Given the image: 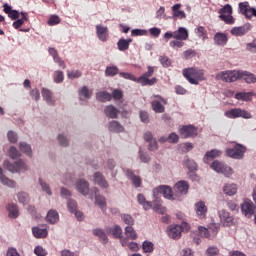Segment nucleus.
Masks as SVG:
<instances>
[{
    "label": "nucleus",
    "instance_id": "obj_24",
    "mask_svg": "<svg viewBox=\"0 0 256 256\" xmlns=\"http://www.w3.org/2000/svg\"><path fill=\"white\" fill-rule=\"evenodd\" d=\"M106 233L113 235L115 239H121V237H123V229H121L119 225H115L113 228H107Z\"/></svg>",
    "mask_w": 256,
    "mask_h": 256
},
{
    "label": "nucleus",
    "instance_id": "obj_19",
    "mask_svg": "<svg viewBox=\"0 0 256 256\" xmlns=\"http://www.w3.org/2000/svg\"><path fill=\"white\" fill-rule=\"evenodd\" d=\"M219 217H220L221 223H223L225 227H229L233 225V216H231L229 212L225 210H221L219 212Z\"/></svg>",
    "mask_w": 256,
    "mask_h": 256
},
{
    "label": "nucleus",
    "instance_id": "obj_35",
    "mask_svg": "<svg viewBox=\"0 0 256 256\" xmlns=\"http://www.w3.org/2000/svg\"><path fill=\"white\" fill-rule=\"evenodd\" d=\"M7 210L9 211L8 217H10V219H17L19 217V209L17 208V205L8 204Z\"/></svg>",
    "mask_w": 256,
    "mask_h": 256
},
{
    "label": "nucleus",
    "instance_id": "obj_22",
    "mask_svg": "<svg viewBox=\"0 0 256 256\" xmlns=\"http://www.w3.org/2000/svg\"><path fill=\"white\" fill-rule=\"evenodd\" d=\"M126 176L129 177L136 189H138V187H141V177L135 175V172H133V170L127 169Z\"/></svg>",
    "mask_w": 256,
    "mask_h": 256
},
{
    "label": "nucleus",
    "instance_id": "obj_25",
    "mask_svg": "<svg viewBox=\"0 0 256 256\" xmlns=\"http://www.w3.org/2000/svg\"><path fill=\"white\" fill-rule=\"evenodd\" d=\"M227 41H229V38H227V34L225 33L217 32L214 35V43L216 45H220V46L227 45Z\"/></svg>",
    "mask_w": 256,
    "mask_h": 256
},
{
    "label": "nucleus",
    "instance_id": "obj_8",
    "mask_svg": "<svg viewBox=\"0 0 256 256\" xmlns=\"http://www.w3.org/2000/svg\"><path fill=\"white\" fill-rule=\"evenodd\" d=\"M211 169H213V171H216V173H222V175H224L225 177H230L231 175H233V168L218 160H215L211 164Z\"/></svg>",
    "mask_w": 256,
    "mask_h": 256
},
{
    "label": "nucleus",
    "instance_id": "obj_30",
    "mask_svg": "<svg viewBox=\"0 0 256 256\" xmlns=\"http://www.w3.org/2000/svg\"><path fill=\"white\" fill-rule=\"evenodd\" d=\"M32 233L36 239H45L48 235L47 229H41L39 227H33Z\"/></svg>",
    "mask_w": 256,
    "mask_h": 256
},
{
    "label": "nucleus",
    "instance_id": "obj_11",
    "mask_svg": "<svg viewBox=\"0 0 256 256\" xmlns=\"http://www.w3.org/2000/svg\"><path fill=\"white\" fill-rule=\"evenodd\" d=\"M242 215L246 216L248 219H251L255 215L256 206L253 204V201L246 199L241 204Z\"/></svg>",
    "mask_w": 256,
    "mask_h": 256
},
{
    "label": "nucleus",
    "instance_id": "obj_48",
    "mask_svg": "<svg viewBox=\"0 0 256 256\" xmlns=\"http://www.w3.org/2000/svg\"><path fill=\"white\" fill-rule=\"evenodd\" d=\"M105 73L108 77H115L119 73V68L117 66L107 67Z\"/></svg>",
    "mask_w": 256,
    "mask_h": 256
},
{
    "label": "nucleus",
    "instance_id": "obj_38",
    "mask_svg": "<svg viewBox=\"0 0 256 256\" xmlns=\"http://www.w3.org/2000/svg\"><path fill=\"white\" fill-rule=\"evenodd\" d=\"M96 99L105 103V101H111L112 95L106 91H100L96 93Z\"/></svg>",
    "mask_w": 256,
    "mask_h": 256
},
{
    "label": "nucleus",
    "instance_id": "obj_29",
    "mask_svg": "<svg viewBox=\"0 0 256 256\" xmlns=\"http://www.w3.org/2000/svg\"><path fill=\"white\" fill-rule=\"evenodd\" d=\"M234 97L238 101H251L253 99V92H237Z\"/></svg>",
    "mask_w": 256,
    "mask_h": 256
},
{
    "label": "nucleus",
    "instance_id": "obj_41",
    "mask_svg": "<svg viewBox=\"0 0 256 256\" xmlns=\"http://www.w3.org/2000/svg\"><path fill=\"white\" fill-rule=\"evenodd\" d=\"M124 231L128 239H131L132 241L137 239V232H135L133 226H126Z\"/></svg>",
    "mask_w": 256,
    "mask_h": 256
},
{
    "label": "nucleus",
    "instance_id": "obj_34",
    "mask_svg": "<svg viewBox=\"0 0 256 256\" xmlns=\"http://www.w3.org/2000/svg\"><path fill=\"white\" fill-rule=\"evenodd\" d=\"M109 131L112 133H123L125 131V128L117 121H112L109 124Z\"/></svg>",
    "mask_w": 256,
    "mask_h": 256
},
{
    "label": "nucleus",
    "instance_id": "obj_26",
    "mask_svg": "<svg viewBox=\"0 0 256 256\" xmlns=\"http://www.w3.org/2000/svg\"><path fill=\"white\" fill-rule=\"evenodd\" d=\"M223 192L228 197H233V195H237V184H225L223 187Z\"/></svg>",
    "mask_w": 256,
    "mask_h": 256
},
{
    "label": "nucleus",
    "instance_id": "obj_54",
    "mask_svg": "<svg viewBox=\"0 0 256 256\" xmlns=\"http://www.w3.org/2000/svg\"><path fill=\"white\" fill-rule=\"evenodd\" d=\"M59 23H61V18H59L58 15H52L50 16L49 20H48V25L50 27H53L55 25H59Z\"/></svg>",
    "mask_w": 256,
    "mask_h": 256
},
{
    "label": "nucleus",
    "instance_id": "obj_32",
    "mask_svg": "<svg viewBox=\"0 0 256 256\" xmlns=\"http://www.w3.org/2000/svg\"><path fill=\"white\" fill-rule=\"evenodd\" d=\"M94 193H95V199H96V205L100 207V209H105L107 207V202L105 201V197L97 195L99 193V189L94 188Z\"/></svg>",
    "mask_w": 256,
    "mask_h": 256
},
{
    "label": "nucleus",
    "instance_id": "obj_13",
    "mask_svg": "<svg viewBox=\"0 0 256 256\" xmlns=\"http://www.w3.org/2000/svg\"><path fill=\"white\" fill-rule=\"evenodd\" d=\"M179 133L183 139L197 137V127L193 125H184L179 129Z\"/></svg>",
    "mask_w": 256,
    "mask_h": 256
},
{
    "label": "nucleus",
    "instance_id": "obj_57",
    "mask_svg": "<svg viewBox=\"0 0 256 256\" xmlns=\"http://www.w3.org/2000/svg\"><path fill=\"white\" fill-rule=\"evenodd\" d=\"M207 256H218L219 255V248L217 246H210L206 250Z\"/></svg>",
    "mask_w": 256,
    "mask_h": 256
},
{
    "label": "nucleus",
    "instance_id": "obj_4",
    "mask_svg": "<svg viewBox=\"0 0 256 256\" xmlns=\"http://www.w3.org/2000/svg\"><path fill=\"white\" fill-rule=\"evenodd\" d=\"M216 79L224 81L225 83H235L237 79H241V71L237 70H228L216 75Z\"/></svg>",
    "mask_w": 256,
    "mask_h": 256
},
{
    "label": "nucleus",
    "instance_id": "obj_21",
    "mask_svg": "<svg viewBox=\"0 0 256 256\" xmlns=\"http://www.w3.org/2000/svg\"><path fill=\"white\" fill-rule=\"evenodd\" d=\"M92 233L95 237H98L99 241L102 242L103 245H107V243H109V238L107 237L105 230L96 228L92 231Z\"/></svg>",
    "mask_w": 256,
    "mask_h": 256
},
{
    "label": "nucleus",
    "instance_id": "obj_37",
    "mask_svg": "<svg viewBox=\"0 0 256 256\" xmlns=\"http://www.w3.org/2000/svg\"><path fill=\"white\" fill-rule=\"evenodd\" d=\"M180 9H181V4H175L174 6H172L173 16L178 17V19H184L185 11Z\"/></svg>",
    "mask_w": 256,
    "mask_h": 256
},
{
    "label": "nucleus",
    "instance_id": "obj_60",
    "mask_svg": "<svg viewBox=\"0 0 256 256\" xmlns=\"http://www.w3.org/2000/svg\"><path fill=\"white\" fill-rule=\"evenodd\" d=\"M9 157L11 158V159H17V158H19L20 156H21V154L19 153V151L17 150V148H15V147H10V149H9Z\"/></svg>",
    "mask_w": 256,
    "mask_h": 256
},
{
    "label": "nucleus",
    "instance_id": "obj_6",
    "mask_svg": "<svg viewBox=\"0 0 256 256\" xmlns=\"http://www.w3.org/2000/svg\"><path fill=\"white\" fill-rule=\"evenodd\" d=\"M198 232L205 239H214V237H217V233H219V224H211L208 229L199 226Z\"/></svg>",
    "mask_w": 256,
    "mask_h": 256
},
{
    "label": "nucleus",
    "instance_id": "obj_43",
    "mask_svg": "<svg viewBox=\"0 0 256 256\" xmlns=\"http://www.w3.org/2000/svg\"><path fill=\"white\" fill-rule=\"evenodd\" d=\"M221 151L219 150H210L206 152L204 159H207V161H211V159H217V157H220Z\"/></svg>",
    "mask_w": 256,
    "mask_h": 256
},
{
    "label": "nucleus",
    "instance_id": "obj_40",
    "mask_svg": "<svg viewBox=\"0 0 256 256\" xmlns=\"http://www.w3.org/2000/svg\"><path fill=\"white\" fill-rule=\"evenodd\" d=\"M46 219L49 223L55 224L59 221V213H57V211H55V210H50L47 213Z\"/></svg>",
    "mask_w": 256,
    "mask_h": 256
},
{
    "label": "nucleus",
    "instance_id": "obj_50",
    "mask_svg": "<svg viewBox=\"0 0 256 256\" xmlns=\"http://www.w3.org/2000/svg\"><path fill=\"white\" fill-rule=\"evenodd\" d=\"M0 181L3 185H6L7 187H15V181L7 178L5 175L0 176Z\"/></svg>",
    "mask_w": 256,
    "mask_h": 256
},
{
    "label": "nucleus",
    "instance_id": "obj_10",
    "mask_svg": "<svg viewBox=\"0 0 256 256\" xmlns=\"http://www.w3.org/2000/svg\"><path fill=\"white\" fill-rule=\"evenodd\" d=\"M154 197H159V195H164L166 199H170L171 201H175L177 198L176 194H173V190L169 186H159L153 190Z\"/></svg>",
    "mask_w": 256,
    "mask_h": 256
},
{
    "label": "nucleus",
    "instance_id": "obj_63",
    "mask_svg": "<svg viewBox=\"0 0 256 256\" xmlns=\"http://www.w3.org/2000/svg\"><path fill=\"white\" fill-rule=\"evenodd\" d=\"M140 120L142 123H149V113L147 111H140Z\"/></svg>",
    "mask_w": 256,
    "mask_h": 256
},
{
    "label": "nucleus",
    "instance_id": "obj_61",
    "mask_svg": "<svg viewBox=\"0 0 256 256\" xmlns=\"http://www.w3.org/2000/svg\"><path fill=\"white\" fill-rule=\"evenodd\" d=\"M139 157H140V160L142 161V163H149V161H151L149 154L141 151V149L139 150Z\"/></svg>",
    "mask_w": 256,
    "mask_h": 256
},
{
    "label": "nucleus",
    "instance_id": "obj_20",
    "mask_svg": "<svg viewBox=\"0 0 256 256\" xmlns=\"http://www.w3.org/2000/svg\"><path fill=\"white\" fill-rule=\"evenodd\" d=\"M76 189L82 195H87V193H89V182L85 179L78 180L76 183Z\"/></svg>",
    "mask_w": 256,
    "mask_h": 256
},
{
    "label": "nucleus",
    "instance_id": "obj_58",
    "mask_svg": "<svg viewBox=\"0 0 256 256\" xmlns=\"http://www.w3.org/2000/svg\"><path fill=\"white\" fill-rule=\"evenodd\" d=\"M169 45L172 49H175L176 47L178 49H181V47H183L185 45V42H183V40H172L169 42Z\"/></svg>",
    "mask_w": 256,
    "mask_h": 256
},
{
    "label": "nucleus",
    "instance_id": "obj_56",
    "mask_svg": "<svg viewBox=\"0 0 256 256\" xmlns=\"http://www.w3.org/2000/svg\"><path fill=\"white\" fill-rule=\"evenodd\" d=\"M53 79L55 83H63V80L65 79L63 71H55Z\"/></svg>",
    "mask_w": 256,
    "mask_h": 256
},
{
    "label": "nucleus",
    "instance_id": "obj_45",
    "mask_svg": "<svg viewBox=\"0 0 256 256\" xmlns=\"http://www.w3.org/2000/svg\"><path fill=\"white\" fill-rule=\"evenodd\" d=\"M20 151H22V153H25L26 155H28V157H31V155L33 154L32 150H31V146L25 142L20 143Z\"/></svg>",
    "mask_w": 256,
    "mask_h": 256
},
{
    "label": "nucleus",
    "instance_id": "obj_39",
    "mask_svg": "<svg viewBox=\"0 0 256 256\" xmlns=\"http://www.w3.org/2000/svg\"><path fill=\"white\" fill-rule=\"evenodd\" d=\"M51 95H52V93L49 89L43 88L42 97H43L44 101H46L50 105H55V101L53 100V97Z\"/></svg>",
    "mask_w": 256,
    "mask_h": 256
},
{
    "label": "nucleus",
    "instance_id": "obj_9",
    "mask_svg": "<svg viewBox=\"0 0 256 256\" xmlns=\"http://www.w3.org/2000/svg\"><path fill=\"white\" fill-rule=\"evenodd\" d=\"M183 227L186 228V231H189V224L187 222H183L182 226L170 225L168 227V237H170V239H181V233L183 232Z\"/></svg>",
    "mask_w": 256,
    "mask_h": 256
},
{
    "label": "nucleus",
    "instance_id": "obj_55",
    "mask_svg": "<svg viewBox=\"0 0 256 256\" xmlns=\"http://www.w3.org/2000/svg\"><path fill=\"white\" fill-rule=\"evenodd\" d=\"M18 200L22 205H27L29 203V195L25 192L18 193Z\"/></svg>",
    "mask_w": 256,
    "mask_h": 256
},
{
    "label": "nucleus",
    "instance_id": "obj_36",
    "mask_svg": "<svg viewBox=\"0 0 256 256\" xmlns=\"http://www.w3.org/2000/svg\"><path fill=\"white\" fill-rule=\"evenodd\" d=\"M240 79H243L246 83H255L256 76L249 72H240Z\"/></svg>",
    "mask_w": 256,
    "mask_h": 256
},
{
    "label": "nucleus",
    "instance_id": "obj_31",
    "mask_svg": "<svg viewBox=\"0 0 256 256\" xmlns=\"http://www.w3.org/2000/svg\"><path fill=\"white\" fill-rule=\"evenodd\" d=\"M137 201L140 205H142V207H143V209H145V211H149V209H151L153 207V204H151V202L147 201L143 194L137 195Z\"/></svg>",
    "mask_w": 256,
    "mask_h": 256
},
{
    "label": "nucleus",
    "instance_id": "obj_17",
    "mask_svg": "<svg viewBox=\"0 0 256 256\" xmlns=\"http://www.w3.org/2000/svg\"><path fill=\"white\" fill-rule=\"evenodd\" d=\"M194 210L198 219H206L208 208L207 205H205V202L199 201L195 203Z\"/></svg>",
    "mask_w": 256,
    "mask_h": 256
},
{
    "label": "nucleus",
    "instance_id": "obj_14",
    "mask_svg": "<svg viewBox=\"0 0 256 256\" xmlns=\"http://www.w3.org/2000/svg\"><path fill=\"white\" fill-rule=\"evenodd\" d=\"M154 97L159 100H153L151 102L153 111L155 113H165V106L163 105H167V100L160 95H154Z\"/></svg>",
    "mask_w": 256,
    "mask_h": 256
},
{
    "label": "nucleus",
    "instance_id": "obj_49",
    "mask_svg": "<svg viewBox=\"0 0 256 256\" xmlns=\"http://www.w3.org/2000/svg\"><path fill=\"white\" fill-rule=\"evenodd\" d=\"M144 253H153L154 245L152 242L144 241L142 244Z\"/></svg>",
    "mask_w": 256,
    "mask_h": 256
},
{
    "label": "nucleus",
    "instance_id": "obj_7",
    "mask_svg": "<svg viewBox=\"0 0 256 256\" xmlns=\"http://www.w3.org/2000/svg\"><path fill=\"white\" fill-rule=\"evenodd\" d=\"M153 73H155V68L153 66H148V71L138 78V83H140L142 87L155 85L157 79L153 77ZM149 77L153 78L149 79Z\"/></svg>",
    "mask_w": 256,
    "mask_h": 256
},
{
    "label": "nucleus",
    "instance_id": "obj_5",
    "mask_svg": "<svg viewBox=\"0 0 256 256\" xmlns=\"http://www.w3.org/2000/svg\"><path fill=\"white\" fill-rule=\"evenodd\" d=\"M245 151H247L245 146L236 144L233 148H227L225 153L227 157H231V159H243V157H245Z\"/></svg>",
    "mask_w": 256,
    "mask_h": 256
},
{
    "label": "nucleus",
    "instance_id": "obj_3",
    "mask_svg": "<svg viewBox=\"0 0 256 256\" xmlns=\"http://www.w3.org/2000/svg\"><path fill=\"white\" fill-rule=\"evenodd\" d=\"M224 115L228 119H239V117L242 119H253V115H251L249 111L241 108H232L227 110L224 112Z\"/></svg>",
    "mask_w": 256,
    "mask_h": 256
},
{
    "label": "nucleus",
    "instance_id": "obj_44",
    "mask_svg": "<svg viewBox=\"0 0 256 256\" xmlns=\"http://www.w3.org/2000/svg\"><path fill=\"white\" fill-rule=\"evenodd\" d=\"M219 19H221V21H224V23H227V25H233V23H235V19L231 14L219 15Z\"/></svg>",
    "mask_w": 256,
    "mask_h": 256
},
{
    "label": "nucleus",
    "instance_id": "obj_28",
    "mask_svg": "<svg viewBox=\"0 0 256 256\" xmlns=\"http://www.w3.org/2000/svg\"><path fill=\"white\" fill-rule=\"evenodd\" d=\"M27 21H29L27 12H21V18L14 21L12 26L14 29H19L23 24L27 23Z\"/></svg>",
    "mask_w": 256,
    "mask_h": 256
},
{
    "label": "nucleus",
    "instance_id": "obj_2",
    "mask_svg": "<svg viewBox=\"0 0 256 256\" xmlns=\"http://www.w3.org/2000/svg\"><path fill=\"white\" fill-rule=\"evenodd\" d=\"M164 39L166 43L169 42V39H177L180 41H187L189 39V31L186 30L184 27H179L174 32H166L164 34Z\"/></svg>",
    "mask_w": 256,
    "mask_h": 256
},
{
    "label": "nucleus",
    "instance_id": "obj_47",
    "mask_svg": "<svg viewBox=\"0 0 256 256\" xmlns=\"http://www.w3.org/2000/svg\"><path fill=\"white\" fill-rule=\"evenodd\" d=\"M119 75L123 77V79H128L129 81H134V83H139V78L135 77V75L127 72H120Z\"/></svg>",
    "mask_w": 256,
    "mask_h": 256
},
{
    "label": "nucleus",
    "instance_id": "obj_42",
    "mask_svg": "<svg viewBox=\"0 0 256 256\" xmlns=\"http://www.w3.org/2000/svg\"><path fill=\"white\" fill-rule=\"evenodd\" d=\"M121 219L125 225H128V227H133V225H135V219H133L132 215L121 214Z\"/></svg>",
    "mask_w": 256,
    "mask_h": 256
},
{
    "label": "nucleus",
    "instance_id": "obj_46",
    "mask_svg": "<svg viewBox=\"0 0 256 256\" xmlns=\"http://www.w3.org/2000/svg\"><path fill=\"white\" fill-rule=\"evenodd\" d=\"M80 97H84V99H91V95H93V92L89 91V88L87 86H83L82 89L79 90Z\"/></svg>",
    "mask_w": 256,
    "mask_h": 256
},
{
    "label": "nucleus",
    "instance_id": "obj_16",
    "mask_svg": "<svg viewBox=\"0 0 256 256\" xmlns=\"http://www.w3.org/2000/svg\"><path fill=\"white\" fill-rule=\"evenodd\" d=\"M96 35L99 41L106 43V41L109 39V28L101 24L96 25Z\"/></svg>",
    "mask_w": 256,
    "mask_h": 256
},
{
    "label": "nucleus",
    "instance_id": "obj_33",
    "mask_svg": "<svg viewBox=\"0 0 256 256\" xmlns=\"http://www.w3.org/2000/svg\"><path fill=\"white\" fill-rule=\"evenodd\" d=\"M131 43H133V39H124L121 38L118 42H117V47L120 51H127V49H129V45H131Z\"/></svg>",
    "mask_w": 256,
    "mask_h": 256
},
{
    "label": "nucleus",
    "instance_id": "obj_1",
    "mask_svg": "<svg viewBox=\"0 0 256 256\" xmlns=\"http://www.w3.org/2000/svg\"><path fill=\"white\" fill-rule=\"evenodd\" d=\"M182 74L191 85H199V81H205V71L203 69L189 67L183 69Z\"/></svg>",
    "mask_w": 256,
    "mask_h": 256
},
{
    "label": "nucleus",
    "instance_id": "obj_27",
    "mask_svg": "<svg viewBox=\"0 0 256 256\" xmlns=\"http://www.w3.org/2000/svg\"><path fill=\"white\" fill-rule=\"evenodd\" d=\"M104 113L106 117H109L110 119H117V116L119 115V110L115 108V106L109 105L105 108Z\"/></svg>",
    "mask_w": 256,
    "mask_h": 256
},
{
    "label": "nucleus",
    "instance_id": "obj_62",
    "mask_svg": "<svg viewBox=\"0 0 256 256\" xmlns=\"http://www.w3.org/2000/svg\"><path fill=\"white\" fill-rule=\"evenodd\" d=\"M247 19H251V17H256V9L249 7L244 14Z\"/></svg>",
    "mask_w": 256,
    "mask_h": 256
},
{
    "label": "nucleus",
    "instance_id": "obj_12",
    "mask_svg": "<svg viewBox=\"0 0 256 256\" xmlns=\"http://www.w3.org/2000/svg\"><path fill=\"white\" fill-rule=\"evenodd\" d=\"M4 167L11 173H19V171H27V164H25L23 160H18L14 164H10L9 161H5Z\"/></svg>",
    "mask_w": 256,
    "mask_h": 256
},
{
    "label": "nucleus",
    "instance_id": "obj_18",
    "mask_svg": "<svg viewBox=\"0 0 256 256\" xmlns=\"http://www.w3.org/2000/svg\"><path fill=\"white\" fill-rule=\"evenodd\" d=\"M249 31H251V24L246 23L243 26L232 28L231 35L242 37V35H246V33H249Z\"/></svg>",
    "mask_w": 256,
    "mask_h": 256
},
{
    "label": "nucleus",
    "instance_id": "obj_51",
    "mask_svg": "<svg viewBox=\"0 0 256 256\" xmlns=\"http://www.w3.org/2000/svg\"><path fill=\"white\" fill-rule=\"evenodd\" d=\"M220 15H233V7L231 5L226 4L219 10Z\"/></svg>",
    "mask_w": 256,
    "mask_h": 256
},
{
    "label": "nucleus",
    "instance_id": "obj_53",
    "mask_svg": "<svg viewBox=\"0 0 256 256\" xmlns=\"http://www.w3.org/2000/svg\"><path fill=\"white\" fill-rule=\"evenodd\" d=\"M153 209H154V211H156V213H160L161 215H165V213L167 212V208H165L159 202H155V201H154Z\"/></svg>",
    "mask_w": 256,
    "mask_h": 256
},
{
    "label": "nucleus",
    "instance_id": "obj_59",
    "mask_svg": "<svg viewBox=\"0 0 256 256\" xmlns=\"http://www.w3.org/2000/svg\"><path fill=\"white\" fill-rule=\"evenodd\" d=\"M196 33L200 39H207V30H205V27L200 26L196 29Z\"/></svg>",
    "mask_w": 256,
    "mask_h": 256
},
{
    "label": "nucleus",
    "instance_id": "obj_64",
    "mask_svg": "<svg viewBox=\"0 0 256 256\" xmlns=\"http://www.w3.org/2000/svg\"><path fill=\"white\" fill-rule=\"evenodd\" d=\"M247 51H250V53H256V40H254L251 43H248L246 45Z\"/></svg>",
    "mask_w": 256,
    "mask_h": 256
},
{
    "label": "nucleus",
    "instance_id": "obj_52",
    "mask_svg": "<svg viewBox=\"0 0 256 256\" xmlns=\"http://www.w3.org/2000/svg\"><path fill=\"white\" fill-rule=\"evenodd\" d=\"M197 56V52L193 49H188L183 52V57L186 59V61H189V59H193V57Z\"/></svg>",
    "mask_w": 256,
    "mask_h": 256
},
{
    "label": "nucleus",
    "instance_id": "obj_23",
    "mask_svg": "<svg viewBox=\"0 0 256 256\" xmlns=\"http://www.w3.org/2000/svg\"><path fill=\"white\" fill-rule=\"evenodd\" d=\"M94 183L99 185V187H103V189L109 187V183H107V180H105V177L100 172L94 173Z\"/></svg>",
    "mask_w": 256,
    "mask_h": 256
},
{
    "label": "nucleus",
    "instance_id": "obj_15",
    "mask_svg": "<svg viewBox=\"0 0 256 256\" xmlns=\"http://www.w3.org/2000/svg\"><path fill=\"white\" fill-rule=\"evenodd\" d=\"M174 191L177 195H187L189 193V182L185 180H180L174 185Z\"/></svg>",
    "mask_w": 256,
    "mask_h": 256
}]
</instances>
